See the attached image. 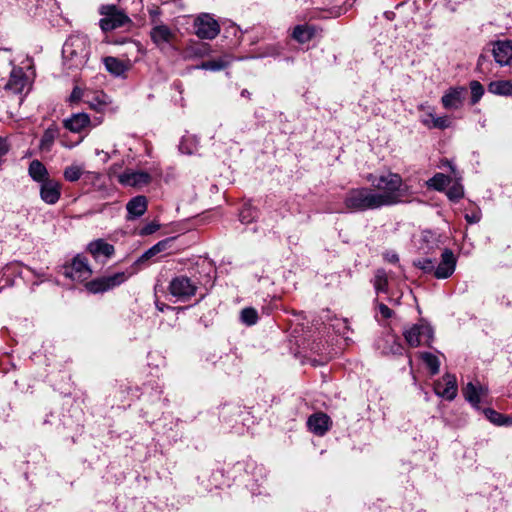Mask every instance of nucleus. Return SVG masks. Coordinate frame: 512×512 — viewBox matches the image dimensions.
I'll use <instances>...</instances> for the list:
<instances>
[{
    "label": "nucleus",
    "mask_w": 512,
    "mask_h": 512,
    "mask_svg": "<svg viewBox=\"0 0 512 512\" xmlns=\"http://www.w3.org/2000/svg\"><path fill=\"white\" fill-rule=\"evenodd\" d=\"M343 203L345 209L352 213L376 210L385 206L384 197L368 187L350 189L345 194Z\"/></svg>",
    "instance_id": "f257e3e1"
},
{
    "label": "nucleus",
    "mask_w": 512,
    "mask_h": 512,
    "mask_svg": "<svg viewBox=\"0 0 512 512\" xmlns=\"http://www.w3.org/2000/svg\"><path fill=\"white\" fill-rule=\"evenodd\" d=\"M90 54L89 40L85 35H71L64 43L62 56L68 69H80L87 63Z\"/></svg>",
    "instance_id": "f03ea898"
},
{
    "label": "nucleus",
    "mask_w": 512,
    "mask_h": 512,
    "mask_svg": "<svg viewBox=\"0 0 512 512\" xmlns=\"http://www.w3.org/2000/svg\"><path fill=\"white\" fill-rule=\"evenodd\" d=\"M0 87L12 95L14 102L23 103L30 91L31 81L23 68L12 66L8 78L0 77Z\"/></svg>",
    "instance_id": "7ed1b4c3"
},
{
    "label": "nucleus",
    "mask_w": 512,
    "mask_h": 512,
    "mask_svg": "<svg viewBox=\"0 0 512 512\" xmlns=\"http://www.w3.org/2000/svg\"><path fill=\"white\" fill-rule=\"evenodd\" d=\"M368 180L378 190V194L384 197L385 206H391L401 201L403 180L399 174L388 173L380 176L376 181L372 180V175H370Z\"/></svg>",
    "instance_id": "20e7f679"
},
{
    "label": "nucleus",
    "mask_w": 512,
    "mask_h": 512,
    "mask_svg": "<svg viewBox=\"0 0 512 512\" xmlns=\"http://www.w3.org/2000/svg\"><path fill=\"white\" fill-rule=\"evenodd\" d=\"M197 289V283L186 275L173 277L168 285L169 294L178 302L189 301L195 296Z\"/></svg>",
    "instance_id": "39448f33"
},
{
    "label": "nucleus",
    "mask_w": 512,
    "mask_h": 512,
    "mask_svg": "<svg viewBox=\"0 0 512 512\" xmlns=\"http://www.w3.org/2000/svg\"><path fill=\"white\" fill-rule=\"evenodd\" d=\"M404 338L409 346H430L433 340V329L426 323L413 324L403 331Z\"/></svg>",
    "instance_id": "423d86ee"
},
{
    "label": "nucleus",
    "mask_w": 512,
    "mask_h": 512,
    "mask_svg": "<svg viewBox=\"0 0 512 512\" xmlns=\"http://www.w3.org/2000/svg\"><path fill=\"white\" fill-rule=\"evenodd\" d=\"M100 14L104 16L100 20V27L103 31L120 28L130 21L128 16L115 5L101 6Z\"/></svg>",
    "instance_id": "0eeeda50"
},
{
    "label": "nucleus",
    "mask_w": 512,
    "mask_h": 512,
    "mask_svg": "<svg viewBox=\"0 0 512 512\" xmlns=\"http://www.w3.org/2000/svg\"><path fill=\"white\" fill-rule=\"evenodd\" d=\"M152 43L161 51L172 46L177 34L176 30L170 28L165 23L154 22L149 32Z\"/></svg>",
    "instance_id": "6e6552de"
},
{
    "label": "nucleus",
    "mask_w": 512,
    "mask_h": 512,
    "mask_svg": "<svg viewBox=\"0 0 512 512\" xmlns=\"http://www.w3.org/2000/svg\"><path fill=\"white\" fill-rule=\"evenodd\" d=\"M129 278L125 272H117L113 275L103 276L94 279L86 284V288L91 293H103L110 289H113Z\"/></svg>",
    "instance_id": "1a4fd4ad"
},
{
    "label": "nucleus",
    "mask_w": 512,
    "mask_h": 512,
    "mask_svg": "<svg viewBox=\"0 0 512 512\" xmlns=\"http://www.w3.org/2000/svg\"><path fill=\"white\" fill-rule=\"evenodd\" d=\"M196 35L201 39H214L220 32L218 22L209 14H202L195 19Z\"/></svg>",
    "instance_id": "9d476101"
},
{
    "label": "nucleus",
    "mask_w": 512,
    "mask_h": 512,
    "mask_svg": "<svg viewBox=\"0 0 512 512\" xmlns=\"http://www.w3.org/2000/svg\"><path fill=\"white\" fill-rule=\"evenodd\" d=\"M92 274V270L88 265L87 259L81 255H77L70 265L64 267V275L75 281H84Z\"/></svg>",
    "instance_id": "9b49d317"
},
{
    "label": "nucleus",
    "mask_w": 512,
    "mask_h": 512,
    "mask_svg": "<svg viewBox=\"0 0 512 512\" xmlns=\"http://www.w3.org/2000/svg\"><path fill=\"white\" fill-rule=\"evenodd\" d=\"M62 184L54 179H46V181L39 184L40 199L48 204L55 205L61 198Z\"/></svg>",
    "instance_id": "f8f14e48"
},
{
    "label": "nucleus",
    "mask_w": 512,
    "mask_h": 512,
    "mask_svg": "<svg viewBox=\"0 0 512 512\" xmlns=\"http://www.w3.org/2000/svg\"><path fill=\"white\" fill-rule=\"evenodd\" d=\"M466 94L463 86L450 87L441 97V103L447 110H458L463 106Z\"/></svg>",
    "instance_id": "ddd939ff"
},
{
    "label": "nucleus",
    "mask_w": 512,
    "mask_h": 512,
    "mask_svg": "<svg viewBox=\"0 0 512 512\" xmlns=\"http://www.w3.org/2000/svg\"><path fill=\"white\" fill-rule=\"evenodd\" d=\"M434 392L446 400H453L457 395V383L454 375L445 374L442 379L434 383Z\"/></svg>",
    "instance_id": "4468645a"
},
{
    "label": "nucleus",
    "mask_w": 512,
    "mask_h": 512,
    "mask_svg": "<svg viewBox=\"0 0 512 512\" xmlns=\"http://www.w3.org/2000/svg\"><path fill=\"white\" fill-rule=\"evenodd\" d=\"M456 258L454 253L450 249H445L441 254V261L436 266L433 275L437 279H447L455 271Z\"/></svg>",
    "instance_id": "2eb2a0df"
},
{
    "label": "nucleus",
    "mask_w": 512,
    "mask_h": 512,
    "mask_svg": "<svg viewBox=\"0 0 512 512\" xmlns=\"http://www.w3.org/2000/svg\"><path fill=\"white\" fill-rule=\"evenodd\" d=\"M118 180L125 186L142 187L151 181V176L144 171L128 170L119 175Z\"/></svg>",
    "instance_id": "dca6fc26"
},
{
    "label": "nucleus",
    "mask_w": 512,
    "mask_h": 512,
    "mask_svg": "<svg viewBox=\"0 0 512 512\" xmlns=\"http://www.w3.org/2000/svg\"><path fill=\"white\" fill-rule=\"evenodd\" d=\"M331 424L330 417L321 412L312 414L307 420L309 430L317 436L325 435Z\"/></svg>",
    "instance_id": "f3484780"
},
{
    "label": "nucleus",
    "mask_w": 512,
    "mask_h": 512,
    "mask_svg": "<svg viewBox=\"0 0 512 512\" xmlns=\"http://www.w3.org/2000/svg\"><path fill=\"white\" fill-rule=\"evenodd\" d=\"M495 61L501 66L512 64V40H499L493 46Z\"/></svg>",
    "instance_id": "a211bd4d"
},
{
    "label": "nucleus",
    "mask_w": 512,
    "mask_h": 512,
    "mask_svg": "<svg viewBox=\"0 0 512 512\" xmlns=\"http://www.w3.org/2000/svg\"><path fill=\"white\" fill-rule=\"evenodd\" d=\"M421 123L428 129L444 130L451 126V120L448 116H436L434 109L428 107V111L421 117Z\"/></svg>",
    "instance_id": "6ab92c4d"
},
{
    "label": "nucleus",
    "mask_w": 512,
    "mask_h": 512,
    "mask_svg": "<svg viewBox=\"0 0 512 512\" xmlns=\"http://www.w3.org/2000/svg\"><path fill=\"white\" fill-rule=\"evenodd\" d=\"M147 199L145 196L138 195L129 200L126 204L127 220H134L141 217L147 210Z\"/></svg>",
    "instance_id": "aec40b11"
},
{
    "label": "nucleus",
    "mask_w": 512,
    "mask_h": 512,
    "mask_svg": "<svg viewBox=\"0 0 512 512\" xmlns=\"http://www.w3.org/2000/svg\"><path fill=\"white\" fill-rule=\"evenodd\" d=\"M88 251L92 254L95 259L104 257L105 259L110 258L114 252V246L105 242L102 239L91 242L88 245Z\"/></svg>",
    "instance_id": "412c9836"
},
{
    "label": "nucleus",
    "mask_w": 512,
    "mask_h": 512,
    "mask_svg": "<svg viewBox=\"0 0 512 512\" xmlns=\"http://www.w3.org/2000/svg\"><path fill=\"white\" fill-rule=\"evenodd\" d=\"M90 124V118L85 113H78L72 115L70 118L64 120V126L71 132L79 133Z\"/></svg>",
    "instance_id": "4be33fe9"
},
{
    "label": "nucleus",
    "mask_w": 512,
    "mask_h": 512,
    "mask_svg": "<svg viewBox=\"0 0 512 512\" xmlns=\"http://www.w3.org/2000/svg\"><path fill=\"white\" fill-rule=\"evenodd\" d=\"M82 185L87 187V190L102 191L105 189L104 176L99 172L86 171L82 180Z\"/></svg>",
    "instance_id": "5701e85b"
},
{
    "label": "nucleus",
    "mask_w": 512,
    "mask_h": 512,
    "mask_svg": "<svg viewBox=\"0 0 512 512\" xmlns=\"http://www.w3.org/2000/svg\"><path fill=\"white\" fill-rule=\"evenodd\" d=\"M21 104L22 102H14L12 95L0 87V118L4 115H12Z\"/></svg>",
    "instance_id": "b1692460"
},
{
    "label": "nucleus",
    "mask_w": 512,
    "mask_h": 512,
    "mask_svg": "<svg viewBox=\"0 0 512 512\" xmlns=\"http://www.w3.org/2000/svg\"><path fill=\"white\" fill-rule=\"evenodd\" d=\"M28 174L32 178L33 181H35L39 184L46 181V179L51 178L47 168L39 160H33L30 162L29 167H28Z\"/></svg>",
    "instance_id": "393cba45"
},
{
    "label": "nucleus",
    "mask_w": 512,
    "mask_h": 512,
    "mask_svg": "<svg viewBox=\"0 0 512 512\" xmlns=\"http://www.w3.org/2000/svg\"><path fill=\"white\" fill-rule=\"evenodd\" d=\"M59 135V131L56 127H48L41 139H40V143H39V148L41 151H50L53 144H54V141L55 139L58 137Z\"/></svg>",
    "instance_id": "a878e982"
},
{
    "label": "nucleus",
    "mask_w": 512,
    "mask_h": 512,
    "mask_svg": "<svg viewBox=\"0 0 512 512\" xmlns=\"http://www.w3.org/2000/svg\"><path fill=\"white\" fill-rule=\"evenodd\" d=\"M490 93L502 96H512V83L508 80H497L489 84Z\"/></svg>",
    "instance_id": "bb28decb"
},
{
    "label": "nucleus",
    "mask_w": 512,
    "mask_h": 512,
    "mask_svg": "<svg viewBox=\"0 0 512 512\" xmlns=\"http://www.w3.org/2000/svg\"><path fill=\"white\" fill-rule=\"evenodd\" d=\"M199 140L194 135H184L179 144V150L183 154L192 155L198 151Z\"/></svg>",
    "instance_id": "cd10ccee"
},
{
    "label": "nucleus",
    "mask_w": 512,
    "mask_h": 512,
    "mask_svg": "<svg viewBox=\"0 0 512 512\" xmlns=\"http://www.w3.org/2000/svg\"><path fill=\"white\" fill-rule=\"evenodd\" d=\"M103 62L107 71L115 76H121L127 70V67L123 61L119 60L118 58L108 56L103 59Z\"/></svg>",
    "instance_id": "c85d7f7f"
},
{
    "label": "nucleus",
    "mask_w": 512,
    "mask_h": 512,
    "mask_svg": "<svg viewBox=\"0 0 512 512\" xmlns=\"http://www.w3.org/2000/svg\"><path fill=\"white\" fill-rule=\"evenodd\" d=\"M484 393L482 387H476L473 383H468L463 390L465 399L473 406H477L480 403L481 394Z\"/></svg>",
    "instance_id": "c756f323"
},
{
    "label": "nucleus",
    "mask_w": 512,
    "mask_h": 512,
    "mask_svg": "<svg viewBox=\"0 0 512 512\" xmlns=\"http://www.w3.org/2000/svg\"><path fill=\"white\" fill-rule=\"evenodd\" d=\"M85 172L79 165H70L64 169L63 176L68 182H76L80 179L83 180Z\"/></svg>",
    "instance_id": "7c9ffc66"
},
{
    "label": "nucleus",
    "mask_w": 512,
    "mask_h": 512,
    "mask_svg": "<svg viewBox=\"0 0 512 512\" xmlns=\"http://www.w3.org/2000/svg\"><path fill=\"white\" fill-rule=\"evenodd\" d=\"M229 65V61L226 58H218L209 61L202 62L200 65L195 66L196 69L220 71Z\"/></svg>",
    "instance_id": "2f4dec72"
},
{
    "label": "nucleus",
    "mask_w": 512,
    "mask_h": 512,
    "mask_svg": "<svg viewBox=\"0 0 512 512\" xmlns=\"http://www.w3.org/2000/svg\"><path fill=\"white\" fill-rule=\"evenodd\" d=\"M420 358L423 360V362L429 368L430 373L432 375H436L439 373L440 361L437 356H435L434 354H432L430 352H422V353H420Z\"/></svg>",
    "instance_id": "473e14b6"
},
{
    "label": "nucleus",
    "mask_w": 512,
    "mask_h": 512,
    "mask_svg": "<svg viewBox=\"0 0 512 512\" xmlns=\"http://www.w3.org/2000/svg\"><path fill=\"white\" fill-rule=\"evenodd\" d=\"M450 177L443 173H436L428 182V186L443 191L450 184Z\"/></svg>",
    "instance_id": "72a5a7b5"
},
{
    "label": "nucleus",
    "mask_w": 512,
    "mask_h": 512,
    "mask_svg": "<svg viewBox=\"0 0 512 512\" xmlns=\"http://www.w3.org/2000/svg\"><path fill=\"white\" fill-rule=\"evenodd\" d=\"M374 288L377 293L387 292L388 289V277L383 269H378L374 276Z\"/></svg>",
    "instance_id": "f704fd0d"
},
{
    "label": "nucleus",
    "mask_w": 512,
    "mask_h": 512,
    "mask_svg": "<svg viewBox=\"0 0 512 512\" xmlns=\"http://www.w3.org/2000/svg\"><path fill=\"white\" fill-rule=\"evenodd\" d=\"M240 319L245 325L251 326L257 323L258 313L254 308L247 307L241 311Z\"/></svg>",
    "instance_id": "c9c22d12"
},
{
    "label": "nucleus",
    "mask_w": 512,
    "mask_h": 512,
    "mask_svg": "<svg viewBox=\"0 0 512 512\" xmlns=\"http://www.w3.org/2000/svg\"><path fill=\"white\" fill-rule=\"evenodd\" d=\"M487 418L490 422L498 425V426H509V418L501 413L496 412L493 409H487L485 411Z\"/></svg>",
    "instance_id": "e433bc0d"
},
{
    "label": "nucleus",
    "mask_w": 512,
    "mask_h": 512,
    "mask_svg": "<svg viewBox=\"0 0 512 512\" xmlns=\"http://www.w3.org/2000/svg\"><path fill=\"white\" fill-rule=\"evenodd\" d=\"M258 213L257 210L250 204L244 205L239 213V218L242 223L248 224L251 223L256 217Z\"/></svg>",
    "instance_id": "4c0bfd02"
},
{
    "label": "nucleus",
    "mask_w": 512,
    "mask_h": 512,
    "mask_svg": "<svg viewBox=\"0 0 512 512\" xmlns=\"http://www.w3.org/2000/svg\"><path fill=\"white\" fill-rule=\"evenodd\" d=\"M312 37V33L306 26H296L293 31V38L300 43L308 42Z\"/></svg>",
    "instance_id": "58836bf2"
},
{
    "label": "nucleus",
    "mask_w": 512,
    "mask_h": 512,
    "mask_svg": "<svg viewBox=\"0 0 512 512\" xmlns=\"http://www.w3.org/2000/svg\"><path fill=\"white\" fill-rule=\"evenodd\" d=\"M470 90H471V104L474 105L477 102H479V100L483 96L484 88L480 82L472 81L470 83Z\"/></svg>",
    "instance_id": "ea45409f"
},
{
    "label": "nucleus",
    "mask_w": 512,
    "mask_h": 512,
    "mask_svg": "<svg viewBox=\"0 0 512 512\" xmlns=\"http://www.w3.org/2000/svg\"><path fill=\"white\" fill-rule=\"evenodd\" d=\"M414 265L425 273L433 274L435 270V261L430 258H421L414 261Z\"/></svg>",
    "instance_id": "a19ab883"
},
{
    "label": "nucleus",
    "mask_w": 512,
    "mask_h": 512,
    "mask_svg": "<svg viewBox=\"0 0 512 512\" xmlns=\"http://www.w3.org/2000/svg\"><path fill=\"white\" fill-rule=\"evenodd\" d=\"M447 197L452 201H458L464 195L463 186L460 183H454L447 190Z\"/></svg>",
    "instance_id": "79ce46f5"
},
{
    "label": "nucleus",
    "mask_w": 512,
    "mask_h": 512,
    "mask_svg": "<svg viewBox=\"0 0 512 512\" xmlns=\"http://www.w3.org/2000/svg\"><path fill=\"white\" fill-rule=\"evenodd\" d=\"M175 240V237H169L164 240L157 242L153 245L154 251L158 254L165 252L167 249L171 247L172 242Z\"/></svg>",
    "instance_id": "37998d69"
},
{
    "label": "nucleus",
    "mask_w": 512,
    "mask_h": 512,
    "mask_svg": "<svg viewBox=\"0 0 512 512\" xmlns=\"http://www.w3.org/2000/svg\"><path fill=\"white\" fill-rule=\"evenodd\" d=\"M156 255L157 253L154 251L153 247H150L136 260L135 265L144 264L145 262L152 259Z\"/></svg>",
    "instance_id": "c03bdc74"
},
{
    "label": "nucleus",
    "mask_w": 512,
    "mask_h": 512,
    "mask_svg": "<svg viewBox=\"0 0 512 512\" xmlns=\"http://www.w3.org/2000/svg\"><path fill=\"white\" fill-rule=\"evenodd\" d=\"M161 10L158 7L149 10L150 26H154V22L164 23L161 18Z\"/></svg>",
    "instance_id": "a18cd8bd"
},
{
    "label": "nucleus",
    "mask_w": 512,
    "mask_h": 512,
    "mask_svg": "<svg viewBox=\"0 0 512 512\" xmlns=\"http://www.w3.org/2000/svg\"><path fill=\"white\" fill-rule=\"evenodd\" d=\"M159 228H160V225L158 223L151 222L141 228L140 234L143 236L151 235L154 232H156Z\"/></svg>",
    "instance_id": "49530a36"
},
{
    "label": "nucleus",
    "mask_w": 512,
    "mask_h": 512,
    "mask_svg": "<svg viewBox=\"0 0 512 512\" xmlns=\"http://www.w3.org/2000/svg\"><path fill=\"white\" fill-rule=\"evenodd\" d=\"M376 306L382 318L389 319L393 316V311L384 303L377 302Z\"/></svg>",
    "instance_id": "de8ad7c7"
},
{
    "label": "nucleus",
    "mask_w": 512,
    "mask_h": 512,
    "mask_svg": "<svg viewBox=\"0 0 512 512\" xmlns=\"http://www.w3.org/2000/svg\"><path fill=\"white\" fill-rule=\"evenodd\" d=\"M279 54V50L275 45H269L265 48V50L259 53L258 57H275Z\"/></svg>",
    "instance_id": "09e8293b"
},
{
    "label": "nucleus",
    "mask_w": 512,
    "mask_h": 512,
    "mask_svg": "<svg viewBox=\"0 0 512 512\" xmlns=\"http://www.w3.org/2000/svg\"><path fill=\"white\" fill-rule=\"evenodd\" d=\"M84 93L79 87H75L70 95L71 102H78L83 97Z\"/></svg>",
    "instance_id": "8fccbe9b"
},
{
    "label": "nucleus",
    "mask_w": 512,
    "mask_h": 512,
    "mask_svg": "<svg viewBox=\"0 0 512 512\" xmlns=\"http://www.w3.org/2000/svg\"><path fill=\"white\" fill-rule=\"evenodd\" d=\"M465 219L468 223L475 224L480 221V214L479 213H472V214H466Z\"/></svg>",
    "instance_id": "3c124183"
},
{
    "label": "nucleus",
    "mask_w": 512,
    "mask_h": 512,
    "mask_svg": "<svg viewBox=\"0 0 512 512\" xmlns=\"http://www.w3.org/2000/svg\"><path fill=\"white\" fill-rule=\"evenodd\" d=\"M9 150V146L5 138L0 137V156L6 154Z\"/></svg>",
    "instance_id": "603ef678"
},
{
    "label": "nucleus",
    "mask_w": 512,
    "mask_h": 512,
    "mask_svg": "<svg viewBox=\"0 0 512 512\" xmlns=\"http://www.w3.org/2000/svg\"><path fill=\"white\" fill-rule=\"evenodd\" d=\"M105 98H106V96L104 94H102L101 96H97L96 97V100H97V103H98L97 105L99 107L107 104V102L105 101Z\"/></svg>",
    "instance_id": "864d4df0"
},
{
    "label": "nucleus",
    "mask_w": 512,
    "mask_h": 512,
    "mask_svg": "<svg viewBox=\"0 0 512 512\" xmlns=\"http://www.w3.org/2000/svg\"><path fill=\"white\" fill-rule=\"evenodd\" d=\"M206 53L204 45H201V48H198L197 51L194 52L195 55L202 56Z\"/></svg>",
    "instance_id": "5fc2aeb1"
},
{
    "label": "nucleus",
    "mask_w": 512,
    "mask_h": 512,
    "mask_svg": "<svg viewBox=\"0 0 512 512\" xmlns=\"http://www.w3.org/2000/svg\"><path fill=\"white\" fill-rule=\"evenodd\" d=\"M250 95H251V94H250V92H249L247 89H243V90L241 91V96H242V97L250 98Z\"/></svg>",
    "instance_id": "6e6d98bb"
},
{
    "label": "nucleus",
    "mask_w": 512,
    "mask_h": 512,
    "mask_svg": "<svg viewBox=\"0 0 512 512\" xmlns=\"http://www.w3.org/2000/svg\"><path fill=\"white\" fill-rule=\"evenodd\" d=\"M156 306H157V308H158L160 311H163V310H164V306H165V305H164V304L159 305V303H156Z\"/></svg>",
    "instance_id": "4d7b16f0"
},
{
    "label": "nucleus",
    "mask_w": 512,
    "mask_h": 512,
    "mask_svg": "<svg viewBox=\"0 0 512 512\" xmlns=\"http://www.w3.org/2000/svg\"><path fill=\"white\" fill-rule=\"evenodd\" d=\"M391 260L392 261H397L398 260V257L396 255H394L393 257H391Z\"/></svg>",
    "instance_id": "13d9d810"
},
{
    "label": "nucleus",
    "mask_w": 512,
    "mask_h": 512,
    "mask_svg": "<svg viewBox=\"0 0 512 512\" xmlns=\"http://www.w3.org/2000/svg\"><path fill=\"white\" fill-rule=\"evenodd\" d=\"M418 109H419V110H424V109H425V106H424V105H420V106L418 107Z\"/></svg>",
    "instance_id": "bf43d9fd"
},
{
    "label": "nucleus",
    "mask_w": 512,
    "mask_h": 512,
    "mask_svg": "<svg viewBox=\"0 0 512 512\" xmlns=\"http://www.w3.org/2000/svg\"><path fill=\"white\" fill-rule=\"evenodd\" d=\"M509 418V426L512 425V417H508Z\"/></svg>",
    "instance_id": "052dcab7"
}]
</instances>
